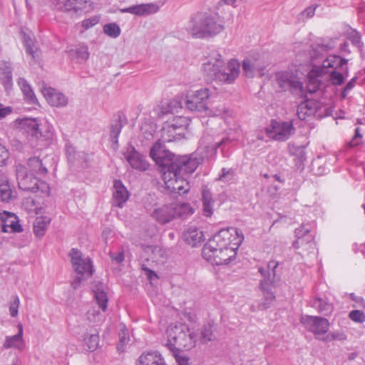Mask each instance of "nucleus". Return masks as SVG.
Listing matches in <instances>:
<instances>
[{
    "mask_svg": "<svg viewBox=\"0 0 365 365\" xmlns=\"http://www.w3.org/2000/svg\"><path fill=\"white\" fill-rule=\"evenodd\" d=\"M1 81L4 87L6 89L11 88L12 86V75L3 76L1 78Z\"/></svg>",
    "mask_w": 365,
    "mask_h": 365,
    "instance_id": "338daca9",
    "label": "nucleus"
},
{
    "mask_svg": "<svg viewBox=\"0 0 365 365\" xmlns=\"http://www.w3.org/2000/svg\"><path fill=\"white\" fill-rule=\"evenodd\" d=\"M349 317L353 322L357 323H363L364 322H365V314L364 313V312L360 310L351 311L349 314Z\"/></svg>",
    "mask_w": 365,
    "mask_h": 365,
    "instance_id": "6e6d98bb",
    "label": "nucleus"
},
{
    "mask_svg": "<svg viewBox=\"0 0 365 365\" xmlns=\"http://www.w3.org/2000/svg\"><path fill=\"white\" fill-rule=\"evenodd\" d=\"M187 131H179L173 126L166 125L163 128V138L168 142L179 140L185 138Z\"/></svg>",
    "mask_w": 365,
    "mask_h": 365,
    "instance_id": "473e14b6",
    "label": "nucleus"
},
{
    "mask_svg": "<svg viewBox=\"0 0 365 365\" xmlns=\"http://www.w3.org/2000/svg\"><path fill=\"white\" fill-rule=\"evenodd\" d=\"M187 30L195 38H205L220 34L224 30V26L217 22L215 16L198 12L190 17Z\"/></svg>",
    "mask_w": 365,
    "mask_h": 365,
    "instance_id": "f03ea898",
    "label": "nucleus"
},
{
    "mask_svg": "<svg viewBox=\"0 0 365 365\" xmlns=\"http://www.w3.org/2000/svg\"><path fill=\"white\" fill-rule=\"evenodd\" d=\"M244 240V236L236 237L233 239L232 248L220 249L217 252H210L202 255L204 259L215 265L228 264L235 259L237 252Z\"/></svg>",
    "mask_w": 365,
    "mask_h": 365,
    "instance_id": "1a4fd4ad",
    "label": "nucleus"
},
{
    "mask_svg": "<svg viewBox=\"0 0 365 365\" xmlns=\"http://www.w3.org/2000/svg\"><path fill=\"white\" fill-rule=\"evenodd\" d=\"M41 93L51 106L65 107L68 104V98L53 88L43 86Z\"/></svg>",
    "mask_w": 365,
    "mask_h": 365,
    "instance_id": "6ab92c4d",
    "label": "nucleus"
},
{
    "mask_svg": "<svg viewBox=\"0 0 365 365\" xmlns=\"http://www.w3.org/2000/svg\"><path fill=\"white\" fill-rule=\"evenodd\" d=\"M174 209L173 203L163 205L155 208L151 216L158 223L165 225L175 219Z\"/></svg>",
    "mask_w": 365,
    "mask_h": 365,
    "instance_id": "412c9836",
    "label": "nucleus"
},
{
    "mask_svg": "<svg viewBox=\"0 0 365 365\" xmlns=\"http://www.w3.org/2000/svg\"><path fill=\"white\" fill-rule=\"evenodd\" d=\"M83 347L88 351H94L98 346L99 336L97 333L86 334L83 338Z\"/></svg>",
    "mask_w": 365,
    "mask_h": 365,
    "instance_id": "e433bc0d",
    "label": "nucleus"
},
{
    "mask_svg": "<svg viewBox=\"0 0 365 365\" xmlns=\"http://www.w3.org/2000/svg\"><path fill=\"white\" fill-rule=\"evenodd\" d=\"M19 331L18 333L14 336H6L5 337L4 342L3 344V348L9 349L14 348L20 351H22L24 349V341L23 339V326L19 324L18 325Z\"/></svg>",
    "mask_w": 365,
    "mask_h": 365,
    "instance_id": "a878e982",
    "label": "nucleus"
},
{
    "mask_svg": "<svg viewBox=\"0 0 365 365\" xmlns=\"http://www.w3.org/2000/svg\"><path fill=\"white\" fill-rule=\"evenodd\" d=\"M135 365H167L162 355L155 351H143L135 361Z\"/></svg>",
    "mask_w": 365,
    "mask_h": 365,
    "instance_id": "393cba45",
    "label": "nucleus"
},
{
    "mask_svg": "<svg viewBox=\"0 0 365 365\" xmlns=\"http://www.w3.org/2000/svg\"><path fill=\"white\" fill-rule=\"evenodd\" d=\"M103 32L111 38H117L120 34V29L115 23H110L104 25Z\"/></svg>",
    "mask_w": 365,
    "mask_h": 365,
    "instance_id": "49530a36",
    "label": "nucleus"
},
{
    "mask_svg": "<svg viewBox=\"0 0 365 365\" xmlns=\"http://www.w3.org/2000/svg\"><path fill=\"white\" fill-rule=\"evenodd\" d=\"M279 265L278 262L271 260L267 264V267H259L258 271L263 277L260 280L259 288L263 292V299L258 304V309L266 310L275 299V295L271 290V286H274L279 278L276 274V269Z\"/></svg>",
    "mask_w": 365,
    "mask_h": 365,
    "instance_id": "7ed1b4c3",
    "label": "nucleus"
},
{
    "mask_svg": "<svg viewBox=\"0 0 365 365\" xmlns=\"http://www.w3.org/2000/svg\"><path fill=\"white\" fill-rule=\"evenodd\" d=\"M20 304L19 298L15 295L12 297V300L9 304V313L12 317H16L19 313V307Z\"/></svg>",
    "mask_w": 365,
    "mask_h": 365,
    "instance_id": "5fc2aeb1",
    "label": "nucleus"
},
{
    "mask_svg": "<svg viewBox=\"0 0 365 365\" xmlns=\"http://www.w3.org/2000/svg\"><path fill=\"white\" fill-rule=\"evenodd\" d=\"M209 97L210 90L207 88L195 91H190L185 96V106L186 108L191 111L206 110Z\"/></svg>",
    "mask_w": 365,
    "mask_h": 365,
    "instance_id": "9b49d317",
    "label": "nucleus"
},
{
    "mask_svg": "<svg viewBox=\"0 0 365 365\" xmlns=\"http://www.w3.org/2000/svg\"><path fill=\"white\" fill-rule=\"evenodd\" d=\"M202 201L203 205V215L211 217L213 213L214 200L212 195L207 187H205L202 192Z\"/></svg>",
    "mask_w": 365,
    "mask_h": 365,
    "instance_id": "2f4dec72",
    "label": "nucleus"
},
{
    "mask_svg": "<svg viewBox=\"0 0 365 365\" xmlns=\"http://www.w3.org/2000/svg\"><path fill=\"white\" fill-rule=\"evenodd\" d=\"M18 84L21 90L24 91L25 89H27L31 86L28 83L27 81L24 78H19L18 80Z\"/></svg>",
    "mask_w": 365,
    "mask_h": 365,
    "instance_id": "774afa93",
    "label": "nucleus"
},
{
    "mask_svg": "<svg viewBox=\"0 0 365 365\" xmlns=\"http://www.w3.org/2000/svg\"><path fill=\"white\" fill-rule=\"evenodd\" d=\"M300 322L315 335L324 334L329 329V321L321 317L304 315L301 317Z\"/></svg>",
    "mask_w": 365,
    "mask_h": 365,
    "instance_id": "4468645a",
    "label": "nucleus"
},
{
    "mask_svg": "<svg viewBox=\"0 0 365 365\" xmlns=\"http://www.w3.org/2000/svg\"><path fill=\"white\" fill-rule=\"evenodd\" d=\"M149 5L142 4L130 6L125 9L126 11L136 14V15H144L149 13Z\"/></svg>",
    "mask_w": 365,
    "mask_h": 365,
    "instance_id": "603ef678",
    "label": "nucleus"
},
{
    "mask_svg": "<svg viewBox=\"0 0 365 365\" xmlns=\"http://www.w3.org/2000/svg\"><path fill=\"white\" fill-rule=\"evenodd\" d=\"M16 197L8 182H0V201L9 202Z\"/></svg>",
    "mask_w": 365,
    "mask_h": 365,
    "instance_id": "4c0bfd02",
    "label": "nucleus"
},
{
    "mask_svg": "<svg viewBox=\"0 0 365 365\" xmlns=\"http://www.w3.org/2000/svg\"><path fill=\"white\" fill-rule=\"evenodd\" d=\"M88 0H55V8L61 11L77 13L86 9Z\"/></svg>",
    "mask_w": 365,
    "mask_h": 365,
    "instance_id": "4be33fe9",
    "label": "nucleus"
},
{
    "mask_svg": "<svg viewBox=\"0 0 365 365\" xmlns=\"http://www.w3.org/2000/svg\"><path fill=\"white\" fill-rule=\"evenodd\" d=\"M244 236L242 232L237 228L222 229L214 235L205 245L202 255L210 252H217L220 249L232 248L233 239L236 237Z\"/></svg>",
    "mask_w": 365,
    "mask_h": 365,
    "instance_id": "39448f33",
    "label": "nucleus"
},
{
    "mask_svg": "<svg viewBox=\"0 0 365 365\" xmlns=\"http://www.w3.org/2000/svg\"><path fill=\"white\" fill-rule=\"evenodd\" d=\"M294 133L295 128L292 121L272 120L270 125L265 128V133L268 138L280 142L286 141Z\"/></svg>",
    "mask_w": 365,
    "mask_h": 365,
    "instance_id": "9d476101",
    "label": "nucleus"
},
{
    "mask_svg": "<svg viewBox=\"0 0 365 365\" xmlns=\"http://www.w3.org/2000/svg\"><path fill=\"white\" fill-rule=\"evenodd\" d=\"M319 108V102L307 99L298 106L297 114L300 120H304L309 117L315 115Z\"/></svg>",
    "mask_w": 365,
    "mask_h": 365,
    "instance_id": "b1692460",
    "label": "nucleus"
},
{
    "mask_svg": "<svg viewBox=\"0 0 365 365\" xmlns=\"http://www.w3.org/2000/svg\"><path fill=\"white\" fill-rule=\"evenodd\" d=\"M312 307L316 309L319 313L325 316H329L333 312L332 304L320 297L314 299Z\"/></svg>",
    "mask_w": 365,
    "mask_h": 365,
    "instance_id": "72a5a7b5",
    "label": "nucleus"
},
{
    "mask_svg": "<svg viewBox=\"0 0 365 365\" xmlns=\"http://www.w3.org/2000/svg\"><path fill=\"white\" fill-rule=\"evenodd\" d=\"M362 135L360 133L359 128L355 129V135L352 140L349 142V145L350 147H355L359 145L361 140Z\"/></svg>",
    "mask_w": 365,
    "mask_h": 365,
    "instance_id": "680f3d73",
    "label": "nucleus"
},
{
    "mask_svg": "<svg viewBox=\"0 0 365 365\" xmlns=\"http://www.w3.org/2000/svg\"><path fill=\"white\" fill-rule=\"evenodd\" d=\"M185 241L192 247L203 241V233L195 227H189L183 234Z\"/></svg>",
    "mask_w": 365,
    "mask_h": 365,
    "instance_id": "c85d7f7f",
    "label": "nucleus"
},
{
    "mask_svg": "<svg viewBox=\"0 0 365 365\" xmlns=\"http://www.w3.org/2000/svg\"><path fill=\"white\" fill-rule=\"evenodd\" d=\"M69 53L75 57L78 62L82 63L89 58V52L87 46L78 45L75 48L71 49Z\"/></svg>",
    "mask_w": 365,
    "mask_h": 365,
    "instance_id": "58836bf2",
    "label": "nucleus"
},
{
    "mask_svg": "<svg viewBox=\"0 0 365 365\" xmlns=\"http://www.w3.org/2000/svg\"><path fill=\"white\" fill-rule=\"evenodd\" d=\"M350 40L351 41L352 44L359 48H361L363 45L362 42L361 41V36L357 32L352 34V35L350 36Z\"/></svg>",
    "mask_w": 365,
    "mask_h": 365,
    "instance_id": "e2e57ef3",
    "label": "nucleus"
},
{
    "mask_svg": "<svg viewBox=\"0 0 365 365\" xmlns=\"http://www.w3.org/2000/svg\"><path fill=\"white\" fill-rule=\"evenodd\" d=\"M127 121L122 113L115 114L110 122V138L112 141V148L116 150L118 147V138L121 132L122 128Z\"/></svg>",
    "mask_w": 365,
    "mask_h": 365,
    "instance_id": "aec40b11",
    "label": "nucleus"
},
{
    "mask_svg": "<svg viewBox=\"0 0 365 365\" xmlns=\"http://www.w3.org/2000/svg\"><path fill=\"white\" fill-rule=\"evenodd\" d=\"M16 175L19 189L31 192H41L47 195L49 193L48 185L44 181L39 180L33 174H29L25 165H16Z\"/></svg>",
    "mask_w": 365,
    "mask_h": 365,
    "instance_id": "423d86ee",
    "label": "nucleus"
},
{
    "mask_svg": "<svg viewBox=\"0 0 365 365\" xmlns=\"http://www.w3.org/2000/svg\"><path fill=\"white\" fill-rule=\"evenodd\" d=\"M167 125L178 128L179 131H187L189 125V119L183 116H177L170 123Z\"/></svg>",
    "mask_w": 365,
    "mask_h": 365,
    "instance_id": "c03bdc74",
    "label": "nucleus"
},
{
    "mask_svg": "<svg viewBox=\"0 0 365 365\" xmlns=\"http://www.w3.org/2000/svg\"><path fill=\"white\" fill-rule=\"evenodd\" d=\"M24 41L27 54L31 55L34 60H38V48L35 44V41L26 34H24Z\"/></svg>",
    "mask_w": 365,
    "mask_h": 365,
    "instance_id": "79ce46f5",
    "label": "nucleus"
},
{
    "mask_svg": "<svg viewBox=\"0 0 365 365\" xmlns=\"http://www.w3.org/2000/svg\"><path fill=\"white\" fill-rule=\"evenodd\" d=\"M309 228L302 225L299 228L295 230V235L297 240L293 242L292 247L295 249L300 248V245H304L303 238H306L307 235H312Z\"/></svg>",
    "mask_w": 365,
    "mask_h": 365,
    "instance_id": "ea45409f",
    "label": "nucleus"
},
{
    "mask_svg": "<svg viewBox=\"0 0 365 365\" xmlns=\"http://www.w3.org/2000/svg\"><path fill=\"white\" fill-rule=\"evenodd\" d=\"M240 72V63L235 59H231L227 63V66H225V63H224V67L220 73L217 81L227 84L233 83L239 76Z\"/></svg>",
    "mask_w": 365,
    "mask_h": 365,
    "instance_id": "f3484780",
    "label": "nucleus"
},
{
    "mask_svg": "<svg viewBox=\"0 0 365 365\" xmlns=\"http://www.w3.org/2000/svg\"><path fill=\"white\" fill-rule=\"evenodd\" d=\"M223 67L224 59L222 56L216 51L211 52L202 65L207 81H217Z\"/></svg>",
    "mask_w": 365,
    "mask_h": 365,
    "instance_id": "f8f14e48",
    "label": "nucleus"
},
{
    "mask_svg": "<svg viewBox=\"0 0 365 365\" xmlns=\"http://www.w3.org/2000/svg\"><path fill=\"white\" fill-rule=\"evenodd\" d=\"M288 149L289 153L296 157V159L297 160L296 165L299 168L304 165V163L307 158L305 147L302 145H296L294 144H289Z\"/></svg>",
    "mask_w": 365,
    "mask_h": 365,
    "instance_id": "f704fd0d",
    "label": "nucleus"
},
{
    "mask_svg": "<svg viewBox=\"0 0 365 365\" xmlns=\"http://www.w3.org/2000/svg\"><path fill=\"white\" fill-rule=\"evenodd\" d=\"M347 62V59L341 58L339 56H330L323 61L322 66L324 68H332L335 70L339 68L344 73L345 76H348L349 68L346 66Z\"/></svg>",
    "mask_w": 365,
    "mask_h": 365,
    "instance_id": "bb28decb",
    "label": "nucleus"
},
{
    "mask_svg": "<svg viewBox=\"0 0 365 365\" xmlns=\"http://www.w3.org/2000/svg\"><path fill=\"white\" fill-rule=\"evenodd\" d=\"M150 156L158 166L166 188L172 193L185 194L190 189L185 175L192 173L202 161L197 153L177 156L156 142L150 148Z\"/></svg>",
    "mask_w": 365,
    "mask_h": 365,
    "instance_id": "f257e3e1",
    "label": "nucleus"
},
{
    "mask_svg": "<svg viewBox=\"0 0 365 365\" xmlns=\"http://www.w3.org/2000/svg\"><path fill=\"white\" fill-rule=\"evenodd\" d=\"M123 155L132 168L140 171H145L148 169L149 163L146 161L145 158L138 153L133 145H129Z\"/></svg>",
    "mask_w": 365,
    "mask_h": 365,
    "instance_id": "dca6fc26",
    "label": "nucleus"
},
{
    "mask_svg": "<svg viewBox=\"0 0 365 365\" xmlns=\"http://www.w3.org/2000/svg\"><path fill=\"white\" fill-rule=\"evenodd\" d=\"M129 192L120 180H114L113 185V203L123 207L129 198Z\"/></svg>",
    "mask_w": 365,
    "mask_h": 365,
    "instance_id": "5701e85b",
    "label": "nucleus"
},
{
    "mask_svg": "<svg viewBox=\"0 0 365 365\" xmlns=\"http://www.w3.org/2000/svg\"><path fill=\"white\" fill-rule=\"evenodd\" d=\"M27 165L31 174H36L39 176H45L48 170L43 165L42 160L38 157H32L29 158Z\"/></svg>",
    "mask_w": 365,
    "mask_h": 365,
    "instance_id": "c756f323",
    "label": "nucleus"
},
{
    "mask_svg": "<svg viewBox=\"0 0 365 365\" xmlns=\"http://www.w3.org/2000/svg\"><path fill=\"white\" fill-rule=\"evenodd\" d=\"M0 70L3 76H9L12 75V68L10 63L4 62L1 64Z\"/></svg>",
    "mask_w": 365,
    "mask_h": 365,
    "instance_id": "0e129e2a",
    "label": "nucleus"
},
{
    "mask_svg": "<svg viewBox=\"0 0 365 365\" xmlns=\"http://www.w3.org/2000/svg\"><path fill=\"white\" fill-rule=\"evenodd\" d=\"M168 341L165 346L170 349H189L195 346L194 336L185 324L176 325L167 330Z\"/></svg>",
    "mask_w": 365,
    "mask_h": 365,
    "instance_id": "20e7f679",
    "label": "nucleus"
},
{
    "mask_svg": "<svg viewBox=\"0 0 365 365\" xmlns=\"http://www.w3.org/2000/svg\"><path fill=\"white\" fill-rule=\"evenodd\" d=\"M0 227L2 232H20L22 227L15 214L0 210Z\"/></svg>",
    "mask_w": 365,
    "mask_h": 365,
    "instance_id": "a211bd4d",
    "label": "nucleus"
},
{
    "mask_svg": "<svg viewBox=\"0 0 365 365\" xmlns=\"http://www.w3.org/2000/svg\"><path fill=\"white\" fill-rule=\"evenodd\" d=\"M94 296L99 308L105 312L107 309V304L108 302L106 292L98 288L96 291H94Z\"/></svg>",
    "mask_w": 365,
    "mask_h": 365,
    "instance_id": "37998d69",
    "label": "nucleus"
},
{
    "mask_svg": "<svg viewBox=\"0 0 365 365\" xmlns=\"http://www.w3.org/2000/svg\"><path fill=\"white\" fill-rule=\"evenodd\" d=\"M68 256L75 272L80 276L76 277L71 282L73 289H77L82 280L91 277L93 274L92 261L89 257H83L81 252L76 248H72Z\"/></svg>",
    "mask_w": 365,
    "mask_h": 365,
    "instance_id": "6e6552de",
    "label": "nucleus"
},
{
    "mask_svg": "<svg viewBox=\"0 0 365 365\" xmlns=\"http://www.w3.org/2000/svg\"><path fill=\"white\" fill-rule=\"evenodd\" d=\"M344 73H342L334 70L329 75L330 81L334 86H341L344 82Z\"/></svg>",
    "mask_w": 365,
    "mask_h": 365,
    "instance_id": "864d4df0",
    "label": "nucleus"
},
{
    "mask_svg": "<svg viewBox=\"0 0 365 365\" xmlns=\"http://www.w3.org/2000/svg\"><path fill=\"white\" fill-rule=\"evenodd\" d=\"M235 175V170L233 168L227 169L223 168L221 170V174H220L217 178V180L227 182L231 181Z\"/></svg>",
    "mask_w": 365,
    "mask_h": 365,
    "instance_id": "8fccbe9b",
    "label": "nucleus"
},
{
    "mask_svg": "<svg viewBox=\"0 0 365 365\" xmlns=\"http://www.w3.org/2000/svg\"><path fill=\"white\" fill-rule=\"evenodd\" d=\"M335 46L334 41L332 40H329L327 41L324 40H321L320 42L317 43V46L315 48L312 49L313 56L314 57H317L318 52L319 51H328L332 49Z\"/></svg>",
    "mask_w": 365,
    "mask_h": 365,
    "instance_id": "a18cd8bd",
    "label": "nucleus"
},
{
    "mask_svg": "<svg viewBox=\"0 0 365 365\" xmlns=\"http://www.w3.org/2000/svg\"><path fill=\"white\" fill-rule=\"evenodd\" d=\"M20 124L27 130L28 133H30L32 136L36 138L41 137L49 138L52 135L53 128L47 122L44 123V126L46 127L45 131H43V123H39L36 118L22 119Z\"/></svg>",
    "mask_w": 365,
    "mask_h": 365,
    "instance_id": "2eb2a0df",
    "label": "nucleus"
},
{
    "mask_svg": "<svg viewBox=\"0 0 365 365\" xmlns=\"http://www.w3.org/2000/svg\"><path fill=\"white\" fill-rule=\"evenodd\" d=\"M175 208V218L185 219L194 213V209L189 203H173Z\"/></svg>",
    "mask_w": 365,
    "mask_h": 365,
    "instance_id": "c9c22d12",
    "label": "nucleus"
},
{
    "mask_svg": "<svg viewBox=\"0 0 365 365\" xmlns=\"http://www.w3.org/2000/svg\"><path fill=\"white\" fill-rule=\"evenodd\" d=\"M321 86V81L319 76H314L312 73L308 76L307 90L309 93L317 92Z\"/></svg>",
    "mask_w": 365,
    "mask_h": 365,
    "instance_id": "de8ad7c7",
    "label": "nucleus"
},
{
    "mask_svg": "<svg viewBox=\"0 0 365 365\" xmlns=\"http://www.w3.org/2000/svg\"><path fill=\"white\" fill-rule=\"evenodd\" d=\"M278 86L283 91H289L293 94L302 93V83L293 73L287 71L277 72L275 75Z\"/></svg>",
    "mask_w": 365,
    "mask_h": 365,
    "instance_id": "ddd939ff",
    "label": "nucleus"
},
{
    "mask_svg": "<svg viewBox=\"0 0 365 365\" xmlns=\"http://www.w3.org/2000/svg\"><path fill=\"white\" fill-rule=\"evenodd\" d=\"M68 256L75 272L80 276L76 277L71 282L73 289H77L82 280L91 277L93 274L92 261L89 257H83L81 252L76 248H72Z\"/></svg>",
    "mask_w": 365,
    "mask_h": 365,
    "instance_id": "0eeeda50",
    "label": "nucleus"
},
{
    "mask_svg": "<svg viewBox=\"0 0 365 365\" xmlns=\"http://www.w3.org/2000/svg\"><path fill=\"white\" fill-rule=\"evenodd\" d=\"M264 69V66H262L257 60L253 61L252 58H246L242 62V70L247 77L252 78L255 71H258L262 75Z\"/></svg>",
    "mask_w": 365,
    "mask_h": 365,
    "instance_id": "cd10ccee",
    "label": "nucleus"
},
{
    "mask_svg": "<svg viewBox=\"0 0 365 365\" xmlns=\"http://www.w3.org/2000/svg\"><path fill=\"white\" fill-rule=\"evenodd\" d=\"M170 351L172 352L178 365H188L190 359L182 352V349H174Z\"/></svg>",
    "mask_w": 365,
    "mask_h": 365,
    "instance_id": "09e8293b",
    "label": "nucleus"
},
{
    "mask_svg": "<svg viewBox=\"0 0 365 365\" xmlns=\"http://www.w3.org/2000/svg\"><path fill=\"white\" fill-rule=\"evenodd\" d=\"M9 158V150L4 145L0 143V167L6 165Z\"/></svg>",
    "mask_w": 365,
    "mask_h": 365,
    "instance_id": "bf43d9fd",
    "label": "nucleus"
},
{
    "mask_svg": "<svg viewBox=\"0 0 365 365\" xmlns=\"http://www.w3.org/2000/svg\"><path fill=\"white\" fill-rule=\"evenodd\" d=\"M99 19H100V17L96 16H93L89 19H86L83 21L82 26L86 29H88L93 27V26L96 25L99 21Z\"/></svg>",
    "mask_w": 365,
    "mask_h": 365,
    "instance_id": "052dcab7",
    "label": "nucleus"
},
{
    "mask_svg": "<svg viewBox=\"0 0 365 365\" xmlns=\"http://www.w3.org/2000/svg\"><path fill=\"white\" fill-rule=\"evenodd\" d=\"M12 109L9 106H4L3 104L0 103V120L5 118L6 115L11 113Z\"/></svg>",
    "mask_w": 365,
    "mask_h": 365,
    "instance_id": "69168bd1",
    "label": "nucleus"
},
{
    "mask_svg": "<svg viewBox=\"0 0 365 365\" xmlns=\"http://www.w3.org/2000/svg\"><path fill=\"white\" fill-rule=\"evenodd\" d=\"M358 78L356 76L352 78L344 86L343 88L341 93V98L342 99H345L349 94V93L353 89V88L355 86L356 81Z\"/></svg>",
    "mask_w": 365,
    "mask_h": 365,
    "instance_id": "4d7b16f0",
    "label": "nucleus"
},
{
    "mask_svg": "<svg viewBox=\"0 0 365 365\" xmlns=\"http://www.w3.org/2000/svg\"><path fill=\"white\" fill-rule=\"evenodd\" d=\"M25 99L31 104H36L37 103V98L35 96L34 91L31 87H29L27 89L22 91Z\"/></svg>",
    "mask_w": 365,
    "mask_h": 365,
    "instance_id": "13d9d810",
    "label": "nucleus"
},
{
    "mask_svg": "<svg viewBox=\"0 0 365 365\" xmlns=\"http://www.w3.org/2000/svg\"><path fill=\"white\" fill-rule=\"evenodd\" d=\"M303 241L304 245H300V247L302 248V250L307 252V253L313 252L316 247L313 236L307 235L306 238H303Z\"/></svg>",
    "mask_w": 365,
    "mask_h": 365,
    "instance_id": "3c124183",
    "label": "nucleus"
},
{
    "mask_svg": "<svg viewBox=\"0 0 365 365\" xmlns=\"http://www.w3.org/2000/svg\"><path fill=\"white\" fill-rule=\"evenodd\" d=\"M51 222V218L47 216L37 217L33 224L34 233L38 237L45 235L48 226Z\"/></svg>",
    "mask_w": 365,
    "mask_h": 365,
    "instance_id": "7c9ffc66",
    "label": "nucleus"
},
{
    "mask_svg": "<svg viewBox=\"0 0 365 365\" xmlns=\"http://www.w3.org/2000/svg\"><path fill=\"white\" fill-rule=\"evenodd\" d=\"M215 326L214 324L208 323L203 325L200 331V341L202 343H207L215 339L214 331Z\"/></svg>",
    "mask_w": 365,
    "mask_h": 365,
    "instance_id": "a19ab883",
    "label": "nucleus"
}]
</instances>
